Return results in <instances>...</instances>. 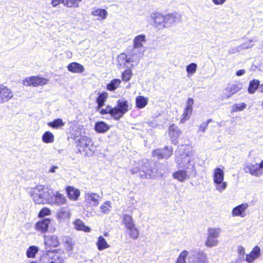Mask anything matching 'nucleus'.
Returning <instances> with one entry per match:
<instances>
[{"mask_svg": "<svg viewBox=\"0 0 263 263\" xmlns=\"http://www.w3.org/2000/svg\"><path fill=\"white\" fill-rule=\"evenodd\" d=\"M146 20L159 29H162L165 28V15L159 12L155 11L150 13L146 17Z\"/></svg>", "mask_w": 263, "mask_h": 263, "instance_id": "423d86ee", "label": "nucleus"}, {"mask_svg": "<svg viewBox=\"0 0 263 263\" xmlns=\"http://www.w3.org/2000/svg\"><path fill=\"white\" fill-rule=\"evenodd\" d=\"M58 168V167L57 166H52L49 169V172L50 173H55L56 170Z\"/></svg>", "mask_w": 263, "mask_h": 263, "instance_id": "680f3d73", "label": "nucleus"}, {"mask_svg": "<svg viewBox=\"0 0 263 263\" xmlns=\"http://www.w3.org/2000/svg\"><path fill=\"white\" fill-rule=\"evenodd\" d=\"M246 106L247 105L245 103L235 104L232 107V112L242 111L246 108Z\"/></svg>", "mask_w": 263, "mask_h": 263, "instance_id": "3c124183", "label": "nucleus"}, {"mask_svg": "<svg viewBox=\"0 0 263 263\" xmlns=\"http://www.w3.org/2000/svg\"><path fill=\"white\" fill-rule=\"evenodd\" d=\"M49 80L40 76H33L26 78L23 80L22 84L26 86L39 87L47 85Z\"/></svg>", "mask_w": 263, "mask_h": 263, "instance_id": "0eeeda50", "label": "nucleus"}, {"mask_svg": "<svg viewBox=\"0 0 263 263\" xmlns=\"http://www.w3.org/2000/svg\"><path fill=\"white\" fill-rule=\"evenodd\" d=\"M39 250V248L35 246H31L29 247L26 251V255L27 257L32 258H34Z\"/></svg>", "mask_w": 263, "mask_h": 263, "instance_id": "37998d69", "label": "nucleus"}, {"mask_svg": "<svg viewBox=\"0 0 263 263\" xmlns=\"http://www.w3.org/2000/svg\"><path fill=\"white\" fill-rule=\"evenodd\" d=\"M242 88V85L240 82H236L234 84H232L229 85L227 88V91L229 93V95L232 96L239 91H240Z\"/></svg>", "mask_w": 263, "mask_h": 263, "instance_id": "2f4dec72", "label": "nucleus"}, {"mask_svg": "<svg viewBox=\"0 0 263 263\" xmlns=\"http://www.w3.org/2000/svg\"><path fill=\"white\" fill-rule=\"evenodd\" d=\"M248 208L247 203H242L234 208L232 212L233 216L245 217L246 216V211Z\"/></svg>", "mask_w": 263, "mask_h": 263, "instance_id": "5701e85b", "label": "nucleus"}, {"mask_svg": "<svg viewBox=\"0 0 263 263\" xmlns=\"http://www.w3.org/2000/svg\"><path fill=\"white\" fill-rule=\"evenodd\" d=\"M30 263H36V262H34V261H32V262H31Z\"/></svg>", "mask_w": 263, "mask_h": 263, "instance_id": "774afa93", "label": "nucleus"}, {"mask_svg": "<svg viewBox=\"0 0 263 263\" xmlns=\"http://www.w3.org/2000/svg\"><path fill=\"white\" fill-rule=\"evenodd\" d=\"M146 42V37L144 34H140L136 35L133 39V48L140 51L144 47V44Z\"/></svg>", "mask_w": 263, "mask_h": 263, "instance_id": "412c9836", "label": "nucleus"}, {"mask_svg": "<svg viewBox=\"0 0 263 263\" xmlns=\"http://www.w3.org/2000/svg\"><path fill=\"white\" fill-rule=\"evenodd\" d=\"M173 149L171 147H165L163 149H156L153 152V156L158 159H167L172 155Z\"/></svg>", "mask_w": 263, "mask_h": 263, "instance_id": "a211bd4d", "label": "nucleus"}, {"mask_svg": "<svg viewBox=\"0 0 263 263\" xmlns=\"http://www.w3.org/2000/svg\"><path fill=\"white\" fill-rule=\"evenodd\" d=\"M100 210L103 214H109L111 210V202L109 201H106L101 205Z\"/></svg>", "mask_w": 263, "mask_h": 263, "instance_id": "c03bdc74", "label": "nucleus"}, {"mask_svg": "<svg viewBox=\"0 0 263 263\" xmlns=\"http://www.w3.org/2000/svg\"><path fill=\"white\" fill-rule=\"evenodd\" d=\"M67 67L68 70L72 73H81L85 71L84 66L77 62H72Z\"/></svg>", "mask_w": 263, "mask_h": 263, "instance_id": "cd10ccee", "label": "nucleus"}, {"mask_svg": "<svg viewBox=\"0 0 263 263\" xmlns=\"http://www.w3.org/2000/svg\"><path fill=\"white\" fill-rule=\"evenodd\" d=\"M82 0H64V5L68 8H78Z\"/></svg>", "mask_w": 263, "mask_h": 263, "instance_id": "a18cd8bd", "label": "nucleus"}, {"mask_svg": "<svg viewBox=\"0 0 263 263\" xmlns=\"http://www.w3.org/2000/svg\"><path fill=\"white\" fill-rule=\"evenodd\" d=\"M260 82L258 80L254 79L250 82L248 92L250 94H253L255 93L258 88L259 87Z\"/></svg>", "mask_w": 263, "mask_h": 263, "instance_id": "58836bf2", "label": "nucleus"}, {"mask_svg": "<svg viewBox=\"0 0 263 263\" xmlns=\"http://www.w3.org/2000/svg\"><path fill=\"white\" fill-rule=\"evenodd\" d=\"M51 189L39 185L31 188L29 191V195L35 204H48Z\"/></svg>", "mask_w": 263, "mask_h": 263, "instance_id": "f03ea898", "label": "nucleus"}, {"mask_svg": "<svg viewBox=\"0 0 263 263\" xmlns=\"http://www.w3.org/2000/svg\"><path fill=\"white\" fill-rule=\"evenodd\" d=\"M74 228L78 231H82L85 232H90V228L85 226L84 222L80 219H78L73 222Z\"/></svg>", "mask_w": 263, "mask_h": 263, "instance_id": "7c9ffc66", "label": "nucleus"}, {"mask_svg": "<svg viewBox=\"0 0 263 263\" xmlns=\"http://www.w3.org/2000/svg\"><path fill=\"white\" fill-rule=\"evenodd\" d=\"M13 97V92L7 87L2 85L0 88V103L9 101Z\"/></svg>", "mask_w": 263, "mask_h": 263, "instance_id": "2eb2a0df", "label": "nucleus"}, {"mask_svg": "<svg viewBox=\"0 0 263 263\" xmlns=\"http://www.w3.org/2000/svg\"><path fill=\"white\" fill-rule=\"evenodd\" d=\"M208 232V236L205 242V245L210 248L217 246L219 242L217 238L220 236L221 229L219 228H209Z\"/></svg>", "mask_w": 263, "mask_h": 263, "instance_id": "6e6552de", "label": "nucleus"}, {"mask_svg": "<svg viewBox=\"0 0 263 263\" xmlns=\"http://www.w3.org/2000/svg\"><path fill=\"white\" fill-rule=\"evenodd\" d=\"M254 42L255 40L254 39L248 40L243 43L241 45L237 47L236 49H230L229 52L230 53H234L237 52H239L243 49H249L253 46Z\"/></svg>", "mask_w": 263, "mask_h": 263, "instance_id": "a878e982", "label": "nucleus"}, {"mask_svg": "<svg viewBox=\"0 0 263 263\" xmlns=\"http://www.w3.org/2000/svg\"><path fill=\"white\" fill-rule=\"evenodd\" d=\"M259 89L260 90V91L263 92V83L260 85Z\"/></svg>", "mask_w": 263, "mask_h": 263, "instance_id": "0e129e2a", "label": "nucleus"}, {"mask_svg": "<svg viewBox=\"0 0 263 263\" xmlns=\"http://www.w3.org/2000/svg\"><path fill=\"white\" fill-rule=\"evenodd\" d=\"M60 243L59 238L55 235H45L44 236V244L47 247H56Z\"/></svg>", "mask_w": 263, "mask_h": 263, "instance_id": "393cba45", "label": "nucleus"}, {"mask_svg": "<svg viewBox=\"0 0 263 263\" xmlns=\"http://www.w3.org/2000/svg\"><path fill=\"white\" fill-rule=\"evenodd\" d=\"M42 140L45 143H52L54 141V136L51 132L46 131L43 134Z\"/></svg>", "mask_w": 263, "mask_h": 263, "instance_id": "4c0bfd02", "label": "nucleus"}, {"mask_svg": "<svg viewBox=\"0 0 263 263\" xmlns=\"http://www.w3.org/2000/svg\"><path fill=\"white\" fill-rule=\"evenodd\" d=\"M74 139L80 153H84L86 155L91 154V147L92 145V143L90 138L85 135L78 134V133H76L74 135Z\"/></svg>", "mask_w": 263, "mask_h": 263, "instance_id": "7ed1b4c3", "label": "nucleus"}, {"mask_svg": "<svg viewBox=\"0 0 263 263\" xmlns=\"http://www.w3.org/2000/svg\"><path fill=\"white\" fill-rule=\"evenodd\" d=\"M64 0H51V4L53 7H55L59 5L61 3L64 5Z\"/></svg>", "mask_w": 263, "mask_h": 263, "instance_id": "13d9d810", "label": "nucleus"}, {"mask_svg": "<svg viewBox=\"0 0 263 263\" xmlns=\"http://www.w3.org/2000/svg\"><path fill=\"white\" fill-rule=\"evenodd\" d=\"M100 111V114L101 115H106V114H110V116L115 119V115H114V107H111L109 105H107L106 106L105 108H101L99 110Z\"/></svg>", "mask_w": 263, "mask_h": 263, "instance_id": "49530a36", "label": "nucleus"}, {"mask_svg": "<svg viewBox=\"0 0 263 263\" xmlns=\"http://www.w3.org/2000/svg\"><path fill=\"white\" fill-rule=\"evenodd\" d=\"M132 76V71L130 69L124 70L122 73V80L127 82L130 80Z\"/></svg>", "mask_w": 263, "mask_h": 263, "instance_id": "603ef678", "label": "nucleus"}, {"mask_svg": "<svg viewBox=\"0 0 263 263\" xmlns=\"http://www.w3.org/2000/svg\"><path fill=\"white\" fill-rule=\"evenodd\" d=\"M108 13L104 9L94 8L91 12V15L97 17L98 20H104L106 18Z\"/></svg>", "mask_w": 263, "mask_h": 263, "instance_id": "c85d7f7f", "label": "nucleus"}, {"mask_svg": "<svg viewBox=\"0 0 263 263\" xmlns=\"http://www.w3.org/2000/svg\"><path fill=\"white\" fill-rule=\"evenodd\" d=\"M260 251L258 246H255L249 254L246 255L245 260L248 263L253 262L260 256Z\"/></svg>", "mask_w": 263, "mask_h": 263, "instance_id": "b1692460", "label": "nucleus"}, {"mask_svg": "<svg viewBox=\"0 0 263 263\" xmlns=\"http://www.w3.org/2000/svg\"><path fill=\"white\" fill-rule=\"evenodd\" d=\"M237 252L239 254V257L237 259L242 260V262L243 263L246 258L245 248L241 246H239L237 249Z\"/></svg>", "mask_w": 263, "mask_h": 263, "instance_id": "864d4df0", "label": "nucleus"}, {"mask_svg": "<svg viewBox=\"0 0 263 263\" xmlns=\"http://www.w3.org/2000/svg\"><path fill=\"white\" fill-rule=\"evenodd\" d=\"M213 179L214 186L219 193L227 187L228 183L224 181V172L222 169L217 167L213 170Z\"/></svg>", "mask_w": 263, "mask_h": 263, "instance_id": "20e7f679", "label": "nucleus"}, {"mask_svg": "<svg viewBox=\"0 0 263 263\" xmlns=\"http://www.w3.org/2000/svg\"><path fill=\"white\" fill-rule=\"evenodd\" d=\"M148 101L147 98L142 96H138L135 100L136 106L139 109L143 108L147 105Z\"/></svg>", "mask_w": 263, "mask_h": 263, "instance_id": "473e14b6", "label": "nucleus"}, {"mask_svg": "<svg viewBox=\"0 0 263 263\" xmlns=\"http://www.w3.org/2000/svg\"><path fill=\"white\" fill-rule=\"evenodd\" d=\"M129 237L133 239H137L139 236V231L135 224L126 229Z\"/></svg>", "mask_w": 263, "mask_h": 263, "instance_id": "e433bc0d", "label": "nucleus"}, {"mask_svg": "<svg viewBox=\"0 0 263 263\" xmlns=\"http://www.w3.org/2000/svg\"><path fill=\"white\" fill-rule=\"evenodd\" d=\"M156 171L148 168L146 165H142V171L140 172V177L142 179H154L156 177Z\"/></svg>", "mask_w": 263, "mask_h": 263, "instance_id": "6ab92c4d", "label": "nucleus"}, {"mask_svg": "<svg viewBox=\"0 0 263 263\" xmlns=\"http://www.w3.org/2000/svg\"><path fill=\"white\" fill-rule=\"evenodd\" d=\"M51 214V212L49 209L47 208H43L39 214V217H44L45 216H48Z\"/></svg>", "mask_w": 263, "mask_h": 263, "instance_id": "6e6d98bb", "label": "nucleus"}, {"mask_svg": "<svg viewBox=\"0 0 263 263\" xmlns=\"http://www.w3.org/2000/svg\"><path fill=\"white\" fill-rule=\"evenodd\" d=\"M108 97V93L106 92L100 93L96 99V102L98 104L97 109L99 110L104 105Z\"/></svg>", "mask_w": 263, "mask_h": 263, "instance_id": "f704fd0d", "label": "nucleus"}, {"mask_svg": "<svg viewBox=\"0 0 263 263\" xmlns=\"http://www.w3.org/2000/svg\"><path fill=\"white\" fill-rule=\"evenodd\" d=\"M122 222L126 229L135 224L132 216L128 214L123 215Z\"/></svg>", "mask_w": 263, "mask_h": 263, "instance_id": "a19ab883", "label": "nucleus"}, {"mask_svg": "<svg viewBox=\"0 0 263 263\" xmlns=\"http://www.w3.org/2000/svg\"><path fill=\"white\" fill-rule=\"evenodd\" d=\"M263 160L260 163H248L244 166V171L251 175L259 177L263 174Z\"/></svg>", "mask_w": 263, "mask_h": 263, "instance_id": "9b49d317", "label": "nucleus"}, {"mask_svg": "<svg viewBox=\"0 0 263 263\" xmlns=\"http://www.w3.org/2000/svg\"><path fill=\"white\" fill-rule=\"evenodd\" d=\"M189 263H208L206 254L199 249L192 250L188 256Z\"/></svg>", "mask_w": 263, "mask_h": 263, "instance_id": "9d476101", "label": "nucleus"}, {"mask_svg": "<svg viewBox=\"0 0 263 263\" xmlns=\"http://www.w3.org/2000/svg\"><path fill=\"white\" fill-rule=\"evenodd\" d=\"M48 126L53 128H61L65 125V122L61 119H57L47 123Z\"/></svg>", "mask_w": 263, "mask_h": 263, "instance_id": "79ce46f5", "label": "nucleus"}, {"mask_svg": "<svg viewBox=\"0 0 263 263\" xmlns=\"http://www.w3.org/2000/svg\"><path fill=\"white\" fill-rule=\"evenodd\" d=\"M95 128L98 133H104L110 128V127L104 122L100 121L96 123Z\"/></svg>", "mask_w": 263, "mask_h": 263, "instance_id": "c9c22d12", "label": "nucleus"}, {"mask_svg": "<svg viewBox=\"0 0 263 263\" xmlns=\"http://www.w3.org/2000/svg\"><path fill=\"white\" fill-rule=\"evenodd\" d=\"M194 103V101L192 98H189L186 100L183 112L180 117V124L184 123L190 118L193 111V106Z\"/></svg>", "mask_w": 263, "mask_h": 263, "instance_id": "ddd939ff", "label": "nucleus"}, {"mask_svg": "<svg viewBox=\"0 0 263 263\" xmlns=\"http://www.w3.org/2000/svg\"><path fill=\"white\" fill-rule=\"evenodd\" d=\"M71 212L69 210L62 208L59 209L57 213L56 217L60 221L68 220L70 218Z\"/></svg>", "mask_w": 263, "mask_h": 263, "instance_id": "c756f323", "label": "nucleus"}, {"mask_svg": "<svg viewBox=\"0 0 263 263\" xmlns=\"http://www.w3.org/2000/svg\"><path fill=\"white\" fill-rule=\"evenodd\" d=\"M96 246L99 251H103L110 247L109 245L102 236H100L98 237Z\"/></svg>", "mask_w": 263, "mask_h": 263, "instance_id": "72a5a7b5", "label": "nucleus"}, {"mask_svg": "<svg viewBox=\"0 0 263 263\" xmlns=\"http://www.w3.org/2000/svg\"><path fill=\"white\" fill-rule=\"evenodd\" d=\"M189 255V252L186 250L182 251L179 255L175 263H186L187 256Z\"/></svg>", "mask_w": 263, "mask_h": 263, "instance_id": "de8ad7c7", "label": "nucleus"}, {"mask_svg": "<svg viewBox=\"0 0 263 263\" xmlns=\"http://www.w3.org/2000/svg\"><path fill=\"white\" fill-rule=\"evenodd\" d=\"M245 72H246L245 70L240 69V70L237 71L236 74L237 76L239 77V76H241L244 74L245 73Z\"/></svg>", "mask_w": 263, "mask_h": 263, "instance_id": "052dcab7", "label": "nucleus"}, {"mask_svg": "<svg viewBox=\"0 0 263 263\" xmlns=\"http://www.w3.org/2000/svg\"><path fill=\"white\" fill-rule=\"evenodd\" d=\"M231 263H242V260H241V259H237L235 261H233V262H232Z\"/></svg>", "mask_w": 263, "mask_h": 263, "instance_id": "e2e57ef3", "label": "nucleus"}, {"mask_svg": "<svg viewBox=\"0 0 263 263\" xmlns=\"http://www.w3.org/2000/svg\"><path fill=\"white\" fill-rule=\"evenodd\" d=\"M64 254L59 251H49L42 255L39 263H62Z\"/></svg>", "mask_w": 263, "mask_h": 263, "instance_id": "39448f33", "label": "nucleus"}, {"mask_svg": "<svg viewBox=\"0 0 263 263\" xmlns=\"http://www.w3.org/2000/svg\"><path fill=\"white\" fill-rule=\"evenodd\" d=\"M50 222V220L49 219L45 218L42 219L35 224V230L41 233H45L48 229Z\"/></svg>", "mask_w": 263, "mask_h": 263, "instance_id": "4be33fe9", "label": "nucleus"}, {"mask_svg": "<svg viewBox=\"0 0 263 263\" xmlns=\"http://www.w3.org/2000/svg\"><path fill=\"white\" fill-rule=\"evenodd\" d=\"M227 1V0H211L212 3L215 6H222Z\"/></svg>", "mask_w": 263, "mask_h": 263, "instance_id": "4d7b16f0", "label": "nucleus"}, {"mask_svg": "<svg viewBox=\"0 0 263 263\" xmlns=\"http://www.w3.org/2000/svg\"><path fill=\"white\" fill-rule=\"evenodd\" d=\"M212 121L211 119H209L205 123H208V125Z\"/></svg>", "mask_w": 263, "mask_h": 263, "instance_id": "69168bd1", "label": "nucleus"}, {"mask_svg": "<svg viewBox=\"0 0 263 263\" xmlns=\"http://www.w3.org/2000/svg\"><path fill=\"white\" fill-rule=\"evenodd\" d=\"M176 162L180 167L184 169L178 170L174 172L173 177L180 182H184L190 178L192 175H195L196 170L192 156L183 153L176 157Z\"/></svg>", "mask_w": 263, "mask_h": 263, "instance_id": "f257e3e1", "label": "nucleus"}, {"mask_svg": "<svg viewBox=\"0 0 263 263\" xmlns=\"http://www.w3.org/2000/svg\"><path fill=\"white\" fill-rule=\"evenodd\" d=\"M208 123H205L204 122L202 123L199 127V130L202 132L203 133L205 131L208 127Z\"/></svg>", "mask_w": 263, "mask_h": 263, "instance_id": "bf43d9fd", "label": "nucleus"}, {"mask_svg": "<svg viewBox=\"0 0 263 263\" xmlns=\"http://www.w3.org/2000/svg\"><path fill=\"white\" fill-rule=\"evenodd\" d=\"M74 245L75 243L73 239L71 238H68L65 242L64 247L67 251L71 252L73 250Z\"/></svg>", "mask_w": 263, "mask_h": 263, "instance_id": "09e8293b", "label": "nucleus"}, {"mask_svg": "<svg viewBox=\"0 0 263 263\" xmlns=\"http://www.w3.org/2000/svg\"><path fill=\"white\" fill-rule=\"evenodd\" d=\"M181 134L182 132L174 124H172L169 126L168 135L174 144H176L178 143V139Z\"/></svg>", "mask_w": 263, "mask_h": 263, "instance_id": "f3484780", "label": "nucleus"}, {"mask_svg": "<svg viewBox=\"0 0 263 263\" xmlns=\"http://www.w3.org/2000/svg\"><path fill=\"white\" fill-rule=\"evenodd\" d=\"M130 109L129 103L124 99H120L118 101L117 106L114 107L115 120H118L121 118Z\"/></svg>", "mask_w": 263, "mask_h": 263, "instance_id": "1a4fd4ad", "label": "nucleus"}, {"mask_svg": "<svg viewBox=\"0 0 263 263\" xmlns=\"http://www.w3.org/2000/svg\"><path fill=\"white\" fill-rule=\"evenodd\" d=\"M121 83V81L119 79H113L107 85L106 88L109 91H114L119 86Z\"/></svg>", "mask_w": 263, "mask_h": 263, "instance_id": "ea45409f", "label": "nucleus"}, {"mask_svg": "<svg viewBox=\"0 0 263 263\" xmlns=\"http://www.w3.org/2000/svg\"><path fill=\"white\" fill-rule=\"evenodd\" d=\"M68 197L71 200L77 201L80 195L79 189L71 186H68L66 189Z\"/></svg>", "mask_w": 263, "mask_h": 263, "instance_id": "bb28decb", "label": "nucleus"}, {"mask_svg": "<svg viewBox=\"0 0 263 263\" xmlns=\"http://www.w3.org/2000/svg\"><path fill=\"white\" fill-rule=\"evenodd\" d=\"M197 65L194 63H191L186 67V70L187 73V76H191L194 74L197 70Z\"/></svg>", "mask_w": 263, "mask_h": 263, "instance_id": "8fccbe9b", "label": "nucleus"}, {"mask_svg": "<svg viewBox=\"0 0 263 263\" xmlns=\"http://www.w3.org/2000/svg\"><path fill=\"white\" fill-rule=\"evenodd\" d=\"M108 235V234L107 233H104V236H107Z\"/></svg>", "mask_w": 263, "mask_h": 263, "instance_id": "338daca9", "label": "nucleus"}, {"mask_svg": "<svg viewBox=\"0 0 263 263\" xmlns=\"http://www.w3.org/2000/svg\"><path fill=\"white\" fill-rule=\"evenodd\" d=\"M102 199V197L96 193L90 192H86L85 194L84 202L88 206H97Z\"/></svg>", "mask_w": 263, "mask_h": 263, "instance_id": "4468645a", "label": "nucleus"}, {"mask_svg": "<svg viewBox=\"0 0 263 263\" xmlns=\"http://www.w3.org/2000/svg\"><path fill=\"white\" fill-rule=\"evenodd\" d=\"M136 61V59L134 55H127L126 53H121L118 57V62L121 66L128 67V64Z\"/></svg>", "mask_w": 263, "mask_h": 263, "instance_id": "dca6fc26", "label": "nucleus"}, {"mask_svg": "<svg viewBox=\"0 0 263 263\" xmlns=\"http://www.w3.org/2000/svg\"><path fill=\"white\" fill-rule=\"evenodd\" d=\"M66 202L67 199L63 195L58 191L53 192L51 190L48 204L61 205L66 204Z\"/></svg>", "mask_w": 263, "mask_h": 263, "instance_id": "f8f14e48", "label": "nucleus"}, {"mask_svg": "<svg viewBox=\"0 0 263 263\" xmlns=\"http://www.w3.org/2000/svg\"><path fill=\"white\" fill-rule=\"evenodd\" d=\"M142 165L139 163L134 165L130 169V172L133 174L139 173L140 176V172L142 171Z\"/></svg>", "mask_w": 263, "mask_h": 263, "instance_id": "5fc2aeb1", "label": "nucleus"}, {"mask_svg": "<svg viewBox=\"0 0 263 263\" xmlns=\"http://www.w3.org/2000/svg\"><path fill=\"white\" fill-rule=\"evenodd\" d=\"M181 15L178 13H173L165 15V28H167L174 25L180 21Z\"/></svg>", "mask_w": 263, "mask_h": 263, "instance_id": "aec40b11", "label": "nucleus"}]
</instances>
